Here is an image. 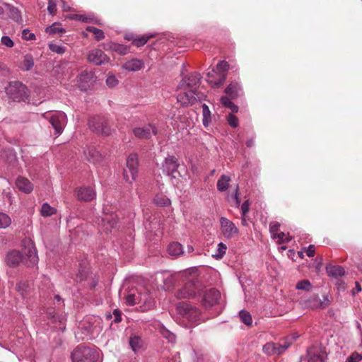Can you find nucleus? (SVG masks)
<instances>
[{"instance_id":"nucleus-12","label":"nucleus","mask_w":362,"mask_h":362,"mask_svg":"<svg viewBox=\"0 0 362 362\" xmlns=\"http://www.w3.org/2000/svg\"><path fill=\"white\" fill-rule=\"evenodd\" d=\"M180 164L177 159L173 156H169L165 158L162 164V169L164 173L173 178H177L180 176L177 168Z\"/></svg>"},{"instance_id":"nucleus-22","label":"nucleus","mask_w":362,"mask_h":362,"mask_svg":"<svg viewBox=\"0 0 362 362\" xmlns=\"http://www.w3.org/2000/svg\"><path fill=\"white\" fill-rule=\"evenodd\" d=\"M144 66L142 60L139 59H132L127 61L122 66V68L128 71H137L141 69Z\"/></svg>"},{"instance_id":"nucleus-9","label":"nucleus","mask_w":362,"mask_h":362,"mask_svg":"<svg viewBox=\"0 0 362 362\" xmlns=\"http://www.w3.org/2000/svg\"><path fill=\"white\" fill-rule=\"evenodd\" d=\"M138 156L136 153L130 154L127 159V166L124 170V179L129 183L134 182L138 173Z\"/></svg>"},{"instance_id":"nucleus-55","label":"nucleus","mask_w":362,"mask_h":362,"mask_svg":"<svg viewBox=\"0 0 362 362\" xmlns=\"http://www.w3.org/2000/svg\"><path fill=\"white\" fill-rule=\"evenodd\" d=\"M71 19L80 21H84L86 22L88 21V18L85 17L83 15L80 14H75L69 17Z\"/></svg>"},{"instance_id":"nucleus-2","label":"nucleus","mask_w":362,"mask_h":362,"mask_svg":"<svg viewBox=\"0 0 362 362\" xmlns=\"http://www.w3.org/2000/svg\"><path fill=\"white\" fill-rule=\"evenodd\" d=\"M22 253L13 250L6 254L5 262L10 267H18L23 264L27 267H33L38 263V256L33 241L25 238L22 240Z\"/></svg>"},{"instance_id":"nucleus-32","label":"nucleus","mask_w":362,"mask_h":362,"mask_svg":"<svg viewBox=\"0 0 362 362\" xmlns=\"http://www.w3.org/2000/svg\"><path fill=\"white\" fill-rule=\"evenodd\" d=\"M327 272L329 276H341L344 274V269L341 266H331L327 268Z\"/></svg>"},{"instance_id":"nucleus-36","label":"nucleus","mask_w":362,"mask_h":362,"mask_svg":"<svg viewBox=\"0 0 362 362\" xmlns=\"http://www.w3.org/2000/svg\"><path fill=\"white\" fill-rule=\"evenodd\" d=\"M45 32L49 35H54L57 33H63L65 32V30L61 27L59 23H54L45 29Z\"/></svg>"},{"instance_id":"nucleus-34","label":"nucleus","mask_w":362,"mask_h":362,"mask_svg":"<svg viewBox=\"0 0 362 362\" xmlns=\"http://www.w3.org/2000/svg\"><path fill=\"white\" fill-rule=\"evenodd\" d=\"M151 37H152L151 35H150V36L144 35L140 37L133 39L132 37H129L127 36L126 39L128 40H132V44L134 46L139 47L144 46Z\"/></svg>"},{"instance_id":"nucleus-26","label":"nucleus","mask_w":362,"mask_h":362,"mask_svg":"<svg viewBox=\"0 0 362 362\" xmlns=\"http://www.w3.org/2000/svg\"><path fill=\"white\" fill-rule=\"evenodd\" d=\"M241 88L238 83L233 82L230 83L225 90L226 94L231 98H235L238 96Z\"/></svg>"},{"instance_id":"nucleus-19","label":"nucleus","mask_w":362,"mask_h":362,"mask_svg":"<svg viewBox=\"0 0 362 362\" xmlns=\"http://www.w3.org/2000/svg\"><path fill=\"white\" fill-rule=\"evenodd\" d=\"M88 62L94 64L95 65H101L107 63L110 58L100 49L91 50L87 57Z\"/></svg>"},{"instance_id":"nucleus-21","label":"nucleus","mask_w":362,"mask_h":362,"mask_svg":"<svg viewBox=\"0 0 362 362\" xmlns=\"http://www.w3.org/2000/svg\"><path fill=\"white\" fill-rule=\"evenodd\" d=\"M76 192L78 199L85 202L93 200L96 195L95 190L90 187H80Z\"/></svg>"},{"instance_id":"nucleus-54","label":"nucleus","mask_w":362,"mask_h":362,"mask_svg":"<svg viewBox=\"0 0 362 362\" xmlns=\"http://www.w3.org/2000/svg\"><path fill=\"white\" fill-rule=\"evenodd\" d=\"M305 252L308 257H312L315 255V247L313 245H310L308 248L305 249Z\"/></svg>"},{"instance_id":"nucleus-62","label":"nucleus","mask_w":362,"mask_h":362,"mask_svg":"<svg viewBox=\"0 0 362 362\" xmlns=\"http://www.w3.org/2000/svg\"><path fill=\"white\" fill-rule=\"evenodd\" d=\"M253 144H254V140L252 139L247 140V142H246V145H247V147H251V146H253Z\"/></svg>"},{"instance_id":"nucleus-6","label":"nucleus","mask_w":362,"mask_h":362,"mask_svg":"<svg viewBox=\"0 0 362 362\" xmlns=\"http://www.w3.org/2000/svg\"><path fill=\"white\" fill-rule=\"evenodd\" d=\"M228 64L225 61L219 62L216 66L208 73L207 81L212 88L221 86L226 80Z\"/></svg>"},{"instance_id":"nucleus-50","label":"nucleus","mask_w":362,"mask_h":362,"mask_svg":"<svg viewBox=\"0 0 362 362\" xmlns=\"http://www.w3.org/2000/svg\"><path fill=\"white\" fill-rule=\"evenodd\" d=\"M22 37L25 40H33L35 39V35L29 30L24 29L22 32Z\"/></svg>"},{"instance_id":"nucleus-14","label":"nucleus","mask_w":362,"mask_h":362,"mask_svg":"<svg viewBox=\"0 0 362 362\" xmlns=\"http://www.w3.org/2000/svg\"><path fill=\"white\" fill-rule=\"evenodd\" d=\"M132 132L134 136L139 139H149L152 136L157 134V129L154 125L148 124L143 127H134Z\"/></svg>"},{"instance_id":"nucleus-5","label":"nucleus","mask_w":362,"mask_h":362,"mask_svg":"<svg viewBox=\"0 0 362 362\" xmlns=\"http://www.w3.org/2000/svg\"><path fill=\"white\" fill-rule=\"evenodd\" d=\"M99 351L93 348L78 346L71 354L73 362H99Z\"/></svg>"},{"instance_id":"nucleus-56","label":"nucleus","mask_w":362,"mask_h":362,"mask_svg":"<svg viewBox=\"0 0 362 362\" xmlns=\"http://www.w3.org/2000/svg\"><path fill=\"white\" fill-rule=\"evenodd\" d=\"M249 202L248 201H245L241 206V211H242V214H243V216H245V214L248 212L249 211Z\"/></svg>"},{"instance_id":"nucleus-60","label":"nucleus","mask_w":362,"mask_h":362,"mask_svg":"<svg viewBox=\"0 0 362 362\" xmlns=\"http://www.w3.org/2000/svg\"><path fill=\"white\" fill-rule=\"evenodd\" d=\"M234 199L235 200L236 206H238L240 205V201L239 197H238V187L235 189Z\"/></svg>"},{"instance_id":"nucleus-47","label":"nucleus","mask_w":362,"mask_h":362,"mask_svg":"<svg viewBox=\"0 0 362 362\" xmlns=\"http://www.w3.org/2000/svg\"><path fill=\"white\" fill-rule=\"evenodd\" d=\"M280 224L276 221H273L270 223L269 225V231L271 233V236L272 237L273 235L276 234V233L279 230Z\"/></svg>"},{"instance_id":"nucleus-35","label":"nucleus","mask_w":362,"mask_h":362,"mask_svg":"<svg viewBox=\"0 0 362 362\" xmlns=\"http://www.w3.org/2000/svg\"><path fill=\"white\" fill-rule=\"evenodd\" d=\"M57 210L55 208L52 207L49 204L44 203L42 205L40 213L42 216L47 217L51 216L53 214H55Z\"/></svg>"},{"instance_id":"nucleus-4","label":"nucleus","mask_w":362,"mask_h":362,"mask_svg":"<svg viewBox=\"0 0 362 362\" xmlns=\"http://www.w3.org/2000/svg\"><path fill=\"white\" fill-rule=\"evenodd\" d=\"M6 93L8 97L16 102H26L37 105V103L29 99L28 90L27 87L19 81L10 82L6 88Z\"/></svg>"},{"instance_id":"nucleus-30","label":"nucleus","mask_w":362,"mask_h":362,"mask_svg":"<svg viewBox=\"0 0 362 362\" xmlns=\"http://www.w3.org/2000/svg\"><path fill=\"white\" fill-rule=\"evenodd\" d=\"M34 66V60L30 54H26L21 65V69L23 71H29Z\"/></svg>"},{"instance_id":"nucleus-15","label":"nucleus","mask_w":362,"mask_h":362,"mask_svg":"<svg viewBox=\"0 0 362 362\" xmlns=\"http://www.w3.org/2000/svg\"><path fill=\"white\" fill-rule=\"evenodd\" d=\"M221 231L226 238H231L238 235V229L235 225L229 219L221 217L220 219Z\"/></svg>"},{"instance_id":"nucleus-28","label":"nucleus","mask_w":362,"mask_h":362,"mask_svg":"<svg viewBox=\"0 0 362 362\" xmlns=\"http://www.w3.org/2000/svg\"><path fill=\"white\" fill-rule=\"evenodd\" d=\"M168 252L171 256H179L182 253V246L178 243H172L168 247Z\"/></svg>"},{"instance_id":"nucleus-10","label":"nucleus","mask_w":362,"mask_h":362,"mask_svg":"<svg viewBox=\"0 0 362 362\" xmlns=\"http://www.w3.org/2000/svg\"><path fill=\"white\" fill-rule=\"evenodd\" d=\"M292 343V339L287 337L282 343L269 342L263 346L262 351L269 356L281 355L286 351Z\"/></svg>"},{"instance_id":"nucleus-31","label":"nucleus","mask_w":362,"mask_h":362,"mask_svg":"<svg viewBox=\"0 0 362 362\" xmlns=\"http://www.w3.org/2000/svg\"><path fill=\"white\" fill-rule=\"evenodd\" d=\"M153 202L160 206H167L170 204V200L163 194H156Z\"/></svg>"},{"instance_id":"nucleus-61","label":"nucleus","mask_w":362,"mask_h":362,"mask_svg":"<svg viewBox=\"0 0 362 362\" xmlns=\"http://www.w3.org/2000/svg\"><path fill=\"white\" fill-rule=\"evenodd\" d=\"M63 2V6H62V10L64 11H69L71 10V8L69 5H67L64 1H62Z\"/></svg>"},{"instance_id":"nucleus-24","label":"nucleus","mask_w":362,"mask_h":362,"mask_svg":"<svg viewBox=\"0 0 362 362\" xmlns=\"http://www.w3.org/2000/svg\"><path fill=\"white\" fill-rule=\"evenodd\" d=\"M105 49L106 50H111L115 52H117L118 54L121 55H125L128 53L129 49L127 47L120 45V44H116L113 42L107 43L105 46Z\"/></svg>"},{"instance_id":"nucleus-27","label":"nucleus","mask_w":362,"mask_h":362,"mask_svg":"<svg viewBox=\"0 0 362 362\" xmlns=\"http://www.w3.org/2000/svg\"><path fill=\"white\" fill-rule=\"evenodd\" d=\"M230 182V178L229 176L226 175H221L217 182V189L220 192L226 191L229 187Z\"/></svg>"},{"instance_id":"nucleus-46","label":"nucleus","mask_w":362,"mask_h":362,"mask_svg":"<svg viewBox=\"0 0 362 362\" xmlns=\"http://www.w3.org/2000/svg\"><path fill=\"white\" fill-rule=\"evenodd\" d=\"M106 84L110 88H113L118 84V80L114 75H109L106 79Z\"/></svg>"},{"instance_id":"nucleus-1","label":"nucleus","mask_w":362,"mask_h":362,"mask_svg":"<svg viewBox=\"0 0 362 362\" xmlns=\"http://www.w3.org/2000/svg\"><path fill=\"white\" fill-rule=\"evenodd\" d=\"M185 278V286L179 289L175 296L178 299L198 298L202 295V304L206 309H210L218 303L221 297L220 292L215 288L204 291L203 286L199 280V273L197 268H191L180 274Z\"/></svg>"},{"instance_id":"nucleus-39","label":"nucleus","mask_w":362,"mask_h":362,"mask_svg":"<svg viewBox=\"0 0 362 362\" xmlns=\"http://www.w3.org/2000/svg\"><path fill=\"white\" fill-rule=\"evenodd\" d=\"M231 98L228 96H223L221 98V102L225 107L230 109L232 112H237L238 107L231 101Z\"/></svg>"},{"instance_id":"nucleus-59","label":"nucleus","mask_w":362,"mask_h":362,"mask_svg":"<svg viewBox=\"0 0 362 362\" xmlns=\"http://www.w3.org/2000/svg\"><path fill=\"white\" fill-rule=\"evenodd\" d=\"M336 284L337 286V288L339 290H344L345 289L344 284L341 280H337L336 282Z\"/></svg>"},{"instance_id":"nucleus-18","label":"nucleus","mask_w":362,"mask_h":362,"mask_svg":"<svg viewBox=\"0 0 362 362\" xmlns=\"http://www.w3.org/2000/svg\"><path fill=\"white\" fill-rule=\"evenodd\" d=\"M95 81V76L91 71H83L78 76V86L82 90H86Z\"/></svg>"},{"instance_id":"nucleus-41","label":"nucleus","mask_w":362,"mask_h":362,"mask_svg":"<svg viewBox=\"0 0 362 362\" xmlns=\"http://www.w3.org/2000/svg\"><path fill=\"white\" fill-rule=\"evenodd\" d=\"M272 238L276 240L277 243H279L289 242L291 240V237L288 234H286L283 232H278L276 234L273 235Z\"/></svg>"},{"instance_id":"nucleus-29","label":"nucleus","mask_w":362,"mask_h":362,"mask_svg":"<svg viewBox=\"0 0 362 362\" xmlns=\"http://www.w3.org/2000/svg\"><path fill=\"white\" fill-rule=\"evenodd\" d=\"M303 305L306 308L312 309L324 307L317 296H313L310 300L303 302Z\"/></svg>"},{"instance_id":"nucleus-8","label":"nucleus","mask_w":362,"mask_h":362,"mask_svg":"<svg viewBox=\"0 0 362 362\" xmlns=\"http://www.w3.org/2000/svg\"><path fill=\"white\" fill-rule=\"evenodd\" d=\"M43 117L49 120L50 124L55 130V133L59 135L66 124V115L61 111H55L51 113L46 112L42 115Z\"/></svg>"},{"instance_id":"nucleus-23","label":"nucleus","mask_w":362,"mask_h":362,"mask_svg":"<svg viewBox=\"0 0 362 362\" xmlns=\"http://www.w3.org/2000/svg\"><path fill=\"white\" fill-rule=\"evenodd\" d=\"M129 346L134 353L140 351L144 347V340L137 335H132L129 340Z\"/></svg>"},{"instance_id":"nucleus-64","label":"nucleus","mask_w":362,"mask_h":362,"mask_svg":"<svg viewBox=\"0 0 362 362\" xmlns=\"http://www.w3.org/2000/svg\"><path fill=\"white\" fill-rule=\"evenodd\" d=\"M55 300L57 301V302H60L61 301V298L59 296H55Z\"/></svg>"},{"instance_id":"nucleus-51","label":"nucleus","mask_w":362,"mask_h":362,"mask_svg":"<svg viewBox=\"0 0 362 362\" xmlns=\"http://www.w3.org/2000/svg\"><path fill=\"white\" fill-rule=\"evenodd\" d=\"M361 360H362V355L357 352H354V353L351 354V355L347 358L346 362H359Z\"/></svg>"},{"instance_id":"nucleus-13","label":"nucleus","mask_w":362,"mask_h":362,"mask_svg":"<svg viewBox=\"0 0 362 362\" xmlns=\"http://www.w3.org/2000/svg\"><path fill=\"white\" fill-rule=\"evenodd\" d=\"M89 127L98 134H109L110 128L107 122L104 117L95 116L88 122Z\"/></svg>"},{"instance_id":"nucleus-58","label":"nucleus","mask_w":362,"mask_h":362,"mask_svg":"<svg viewBox=\"0 0 362 362\" xmlns=\"http://www.w3.org/2000/svg\"><path fill=\"white\" fill-rule=\"evenodd\" d=\"M164 337H166L170 341L173 342L174 340H175V336L174 334L168 332V331H166L164 334H163Z\"/></svg>"},{"instance_id":"nucleus-20","label":"nucleus","mask_w":362,"mask_h":362,"mask_svg":"<svg viewBox=\"0 0 362 362\" xmlns=\"http://www.w3.org/2000/svg\"><path fill=\"white\" fill-rule=\"evenodd\" d=\"M16 187L25 194H29L33 190V183L26 177L19 176L16 180Z\"/></svg>"},{"instance_id":"nucleus-42","label":"nucleus","mask_w":362,"mask_h":362,"mask_svg":"<svg viewBox=\"0 0 362 362\" xmlns=\"http://www.w3.org/2000/svg\"><path fill=\"white\" fill-rule=\"evenodd\" d=\"M296 289L309 291L312 289L313 286L308 280H302L298 281L296 286Z\"/></svg>"},{"instance_id":"nucleus-3","label":"nucleus","mask_w":362,"mask_h":362,"mask_svg":"<svg viewBox=\"0 0 362 362\" xmlns=\"http://www.w3.org/2000/svg\"><path fill=\"white\" fill-rule=\"evenodd\" d=\"M124 298L127 305H137L141 312L148 311L154 308L155 301L145 288H131L124 293Z\"/></svg>"},{"instance_id":"nucleus-40","label":"nucleus","mask_w":362,"mask_h":362,"mask_svg":"<svg viewBox=\"0 0 362 362\" xmlns=\"http://www.w3.org/2000/svg\"><path fill=\"white\" fill-rule=\"evenodd\" d=\"M11 224V218L5 213L0 212V229L6 228Z\"/></svg>"},{"instance_id":"nucleus-37","label":"nucleus","mask_w":362,"mask_h":362,"mask_svg":"<svg viewBox=\"0 0 362 362\" xmlns=\"http://www.w3.org/2000/svg\"><path fill=\"white\" fill-rule=\"evenodd\" d=\"M202 115H203V119H202L203 125L206 127L209 126V124L211 122V112L209 110V107L206 104H204L202 105Z\"/></svg>"},{"instance_id":"nucleus-7","label":"nucleus","mask_w":362,"mask_h":362,"mask_svg":"<svg viewBox=\"0 0 362 362\" xmlns=\"http://www.w3.org/2000/svg\"><path fill=\"white\" fill-rule=\"evenodd\" d=\"M177 310L184 320L191 324H198L202 321L201 313L199 309L187 303H179Z\"/></svg>"},{"instance_id":"nucleus-43","label":"nucleus","mask_w":362,"mask_h":362,"mask_svg":"<svg viewBox=\"0 0 362 362\" xmlns=\"http://www.w3.org/2000/svg\"><path fill=\"white\" fill-rule=\"evenodd\" d=\"M86 30L92 33L97 40H100L105 37L104 33L100 29L93 26H88Z\"/></svg>"},{"instance_id":"nucleus-33","label":"nucleus","mask_w":362,"mask_h":362,"mask_svg":"<svg viewBox=\"0 0 362 362\" xmlns=\"http://www.w3.org/2000/svg\"><path fill=\"white\" fill-rule=\"evenodd\" d=\"M227 250V246L223 243H220L217 245V248L214 252V254L212 255V257L215 258L216 259H220L223 258L224 255L226 254Z\"/></svg>"},{"instance_id":"nucleus-48","label":"nucleus","mask_w":362,"mask_h":362,"mask_svg":"<svg viewBox=\"0 0 362 362\" xmlns=\"http://www.w3.org/2000/svg\"><path fill=\"white\" fill-rule=\"evenodd\" d=\"M325 356L320 354H314L309 358V362H324Z\"/></svg>"},{"instance_id":"nucleus-16","label":"nucleus","mask_w":362,"mask_h":362,"mask_svg":"<svg viewBox=\"0 0 362 362\" xmlns=\"http://www.w3.org/2000/svg\"><path fill=\"white\" fill-rule=\"evenodd\" d=\"M200 76L197 73H192L187 78H183L178 86L180 90L192 89L197 92V88L199 83Z\"/></svg>"},{"instance_id":"nucleus-45","label":"nucleus","mask_w":362,"mask_h":362,"mask_svg":"<svg viewBox=\"0 0 362 362\" xmlns=\"http://www.w3.org/2000/svg\"><path fill=\"white\" fill-rule=\"evenodd\" d=\"M49 48L52 52L59 54L64 53L66 51V48L64 46L58 44L50 43L49 44Z\"/></svg>"},{"instance_id":"nucleus-44","label":"nucleus","mask_w":362,"mask_h":362,"mask_svg":"<svg viewBox=\"0 0 362 362\" xmlns=\"http://www.w3.org/2000/svg\"><path fill=\"white\" fill-rule=\"evenodd\" d=\"M239 316L242 322L245 323L246 325H252V319L250 314L248 312L245 310H241L239 313Z\"/></svg>"},{"instance_id":"nucleus-63","label":"nucleus","mask_w":362,"mask_h":362,"mask_svg":"<svg viewBox=\"0 0 362 362\" xmlns=\"http://www.w3.org/2000/svg\"><path fill=\"white\" fill-rule=\"evenodd\" d=\"M10 156H11L12 160H14V161L16 160V156L13 154L12 152H10Z\"/></svg>"},{"instance_id":"nucleus-53","label":"nucleus","mask_w":362,"mask_h":362,"mask_svg":"<svg viewBox=\"0 0 362 362\" xmlns=\"http://www.w3.org/2000/svg\"><path fill=\"white\" fill-rule=\"evenodd\" d=\"M47 11L51 15L55 14V13L57 11V6L53 1H50L49 2L48 6H47Z\"/></svg>"},{"instance_id":"nucleus-11","label":"nucleus","mask_w":362,"mask_h":362,"mask_svg":"<svg viewBox=\"0 0 362 362\" xmlns=\"http://www.w3.org/2000/svg\"><path fill=\"white\" fill-rule=\"evenodd\" d=\"M177 95V100L182 106H189L194 105L197 100H201V97L192 89L180 90Z\"/></svg>"},{"instance_id":"nucleus-49","label":"nucleus","mask_w":362,"mask_h":362,"mask_svg":"<svg viewBox=\"0 0 362 362\" xmlns=\"http://www.w3.org/2000/svg\"><path fill=\"white\" fill-rule=\"evenodd\" d=\"M1 42L2 45L6 46V47H9V48L13 47L14 45L13 41L8 36H3L1 38Z\"/></svg>"},{"instance_id":"nucleus-25","label":"nucleus","mask_w":362,"mask_h":362,"mask_svg":"<svg viewBox=\"0 0 362 362\" xmlns=\"http://www.w3.org/2000/svg\"><path fill=\"white\" fill-rule=\"evenodd\" d=\"M85 155L87 159L93 163H99L102 160V156L98 151L95 148H89L85 151Z\"/></svg>"},{"instance_id":"nucleus-57","label":"nucleus","mask_w":362,"mask_h":362,"mask_svg":"<svg viewBox=\"0 0 362 362\" xmlns=\"http://www.w3.org/2000/svg\"><path fill=\"white\" fill-rule=\"evenodd\" d=\"M361 291V287L358 282H356L355 287L352 289V294L356 295Z\"/></svg>"},{"instance_id":"nucleus-17","label":"nucleus","mask_w":362,"mask_h":362,"mask_svg":"<svg viewBox=\"0 0 362 362\" xmlns=\"http://www.w3.org/2000/svg\"><path fill=\"white\" fill-rule=\"evenodd\" d=\"M116 215L110 214L105 215V217L101 218H98V230L100 232H104L107 233L111 231V230L115 226L116 221Z\"/></svg>"},{"instance_id":"nucleus-52","label":"nucleus","mask_w":362,"mask_h":362,"mask_svg":"<svg viewBox=\"0 0 362 362\" xmlns=\"http://www.w3.org/2000/svg\"><path fill=\"white\" fill-rule=\"evenodd\" d=\"M228 122L233 128H235L238 126V118L233 115V114H229L228 116Z\"/></svg>"},{"instance_id":"nucleus-38","label":"nucleus","mask_w":362,"mask_h":362,"mask_svg":"<svg viewBox=\"0 0 362 362\" xmlns=\"http://www.w3.org/2000/svg\"><path fill=\"white\" fill-rule=\"evenodd\" d=\"M175 282V275L170 274V273H165L163 275V283L165 288H170Z\"/></svg>"}]
</instances>
